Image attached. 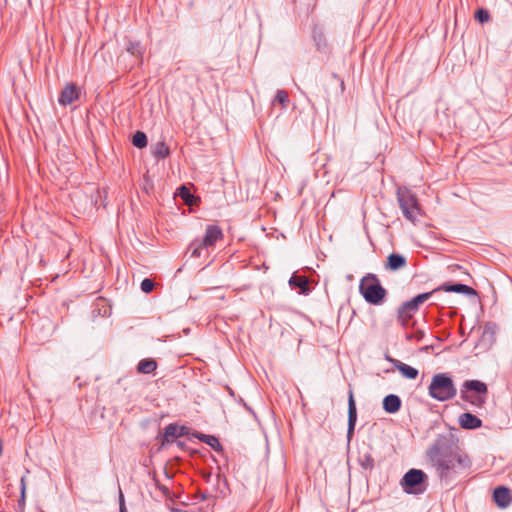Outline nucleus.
<instances>
[{"label":"nucleus","mask_w":512,"mask_h":512,"mask_svg":"<svg viewBox=\"0 0 512 512\" xmlns=\"http://www.w3.org/2000/svg\"><path fill=\"white\" fill-rule=\"evenodd\" d=\"M425 454L439 479L445 483L467 474L472 466L469 455L445 435H439Z\"/></svg>","instance_id":"obj_1"},{"label":"nucleus","mask_w":512,"mask_h":512,"mask_svg":"<svg viewBox=\"0 0 512 512\" xmlns=\"http://www.w3.org/2000/svg\"><path fill=\"white\" fill-rule=\"evenodd\" d=\"M359 292L365 301L372 305L382 304L387 295V291L381 285L378 276L373 273H368L361 278Z\"/></svg>","instance_id":"obj_2"},{"label":"nucleus","mask_w":512,"mask_h":512,"mask_svg":"<svg viewBox=\"0 0 512 512\" xmlns=\"http://www.w3.org/2000/svg\"><path fill=\"white\" fill-rule=\"evenodd\" d=\"M428 393L431 398L445 402L456 396L457 389L453 379L447 373H438L432 377Z\"/></svg>","instance_id":"obj_3"},{"label":"nucleus","mask_w":512,"mask_h":512,"mask_svg":"<svg viewBox=\"0 0 512 512\" xmlns=\"http://www.w3.org/2000/svg\"><path fill=\"white\" fill-rule=\"evenodd\" d=\"M487 395L488 387L480 380H466L460 389V398L476 408L484 406Z\"/></svg>","instance_id":"obj_4"},{"label":"nucleus","mask_w":512,"mask_h":512,"mask_svg":"<svg viewBox=\"0 0 512 512\" xmlns=\"http://www.w3.org/2000/svg\"><path fill=\"white\" fill-rule=\"evenodd\" d=\"M224 237L222 229L218 225H208L202 239H195L189 246L191 257L199 258L203 249L213 248Z\"/></svg>","instance_id":"obj_5"},{"label":"nucleus","mask_w":512,"mask_h":512,"mask_svg":"<svg viewBox=\"0 0 512 512\" xmlns=\"http://www.w3.org/2000/svg\"><path fill=\"white\" fill-rule=\"evenodd\" d=\"M427 482L428 476L424 471L412 468L404 474L400 485L405 493L419 495L426 491Z\"/></svg>","instance_id":"obj_6"},{"label":"nucleus","mask_w":512,"mask_h":512,"mask_svg":"<svg viewBox=\"0 0 512 512\" xmlns=\"http://www.w3.org/2000/svg\"><path fill=\"white\" fill-rule=\"evenodd\" d=\"M397 199L403 216L408 221L415 223L421 211L416 195L408 189L399 188L397 191Z\"/></svg>","instance_id":"obj_7"},{"label":"nucleus","mask_w":512,"mask_h":512,"mask_svg":"<svg viewBox=\"0 0 512 512\" xmlns=\"http://www.w3.org/2000/svg\"><path fill=\"white\" fill-rule=\"evenodd\" d=\"M80 90L75 83H67L58 97V102L62 106H68L79 99Z\"/></svg>","instance_id":"obj_8"},{"label":"nucleus","mask_w":512,"mask_h":512,"mask_svg":"<svg viewBox=\"0 0 512 512\" xmlns=\"http://www.w3.org/2000/svg\"><path fill=\"white\" fill-rule=\"evenodd\" d=\"M418 310L410 300L402 303L397 309L398 322L404 327L407 326Z\"/></svg>","instance_id":"obj_9"},{"label":"nucleus","mask_w":512,"mask_h":512,"mask_svg":"<svg viewBox=\"0 0 512 512\" xmlns=\"http://www.w3.org/2000/svg\"><path fill=\"white\" fill-rule=\"evenodd\" d=\"M439 291L460 293V294H464V295H468V296H476L477 295V291L475 289H473L472 287L467 286L465 284H461V283H455V284L444 283V284L436 287L435 289H433V292H439Z\"/></svg>","instance_id":"obj_10"},{"label":"nucleus","mask_w":512,"mask_h":512,"mask_svg":"<svg viewBox=\"0 0 512 512\" xmlns=\"http://www.w3.org/2000/svg\"><path fill=\"white\" fill-rule=\"evenodd\" d=\"M357 421V408L354 400L353 391H349V397H348V429H347V439L348 441L351 440L355 425Z\"/></svg>","instance_id":"obj_11"},{"label":"nucleus","mask_w":512,"mask_h":512,"mask_svg":"<svg viewBox=\"0 0 512 512\" xmlns=\"http://www.w3.org/2000/svg\"><path fill=\"white\" fill-rule=\"evenodd\" d=\"M493 499L498 507L507 508L512 502V494L509 488L498 486L494 489Z\"/></svg>","instance_id":"obj_12"},{"label":"nucleus","mask_w":512,"mask_h":512,"mask_svg":"<svg viewBox=\"0 0 512 512\" xmlns=\"http://www.w3.org/2000/svg\"><path fill=\"white\" fill-rule=\"evenodd\" d=\"M407 265V259L405 256L399 253H391L387 257V261L384 264V268L387 271H398Z\"/></svg>","instance_id":"obj_13"},{"label":"nucleus","mask_w":512,"mask_h":512,"mask_svg":"<svg viewBox=\"0 0 512 512\" xmlns=\"http://www.w3.org/2000/svg\"><path fill=\"white\" fill-rule=\"evenodd\" d=\"M289 286L292 289L298 288L299 294L308 295L310 293L309 280L304 275H297L296 273H293L289 279Z\"/></svg>","instance_id":"obj_14"},{"label":"nucleus","mask_w":512,"mask_h":512,"mask_svg":"<svg viewBox=\"0 0 512 512\" xmlns=\"http://www.w3.org/2000/svg\"><path fill=\"white\" fill-rule=\"evenodd\" d=\"M459 425L463 429L473 430L482 426V420L476 415L466 412L459 416Z\"/></svg>","instance_id":"obj_15"},{"label":"nucleus","mask_w":512,"mask_h":512,"mask_svg":"<svg viewBox=\"0 0 512 512\" xmlns=\"http://www.w3.org/2000/svg\"><path fill=\"white\" fill-rule=\"evenodd\" d=\"M387 359L392 362V364L394 365V367L402 374L403 377L407 378V379H416L419 375V371L410 366V365H407L399 360H396V359H391L389 357H387Z\"/></svg>","instance_id":"obj_16"},{"label":"nucleus","mask_w":512,"mask_h":512,"mask_svg":"<svg viewBox=\"0 0 512 512\" xmlns=\"http://www.w3.org/2000/svg\"><path fill=\"white\" fill-rule=\"evenodd\" d=\"M382 404L385 412L394 414L400 410L402 401L398 395L389 394L384 397Z\"/></svg>","instance_id":"obj_17"},{"label":"nucleus","mask_w":512,"mask_h":512,"mask_svg":"<svg viewBox=\"0 0 512 512\" xmlns=\"http://www.w3.org/2000/svg\"><path fill=\"white\" fill-rule=\"evenodd\" d=\"M179 425L176 423H170L165 427L164 434L161 437V446L164 447L167 444L173 443L178 436Z\"/></svg>","instance_id":"obj_18"},{"label":"nucleus","mask_w":512,"mask_h":512,"mask_svg":"<svg viewBox=\"0 0 512 512\" xmlns=\"http://www.w3.org/2000/svg\"><path fill=\"white\" fill-rule=\"evenodd\" d=\"M158 367L157 361L153 358H144L137 364L136 371L139 374H152Z\"/></svg>","instance_id":"obj_19"},{"label":"nucleus","mask_w":512,"mask_h":512,"mask_svg":"<svg viewBox=\"0 0 512 512\" xmlns=\"http://www.w3.org/2000/svg\"><path fill=\"white\" fill-rule=\"evenodd\" d=\"M151 148L152 155L157 159H165L170 155V148L165 141H158Z\"/></svg>","instance_id":"obj_20"},{"label":"nucleus","mask_w":512,"mask_h":512,"mask_svg":"<svg viewBox=\"0 0 512 512\" xmlns=\"http://www.w3.org/2000/svg\"><path fill=\"white\" fill-rule=\"evenodd\" d=\"M196 437L203 443L209 445L215 451H222V445L218 438L213 435L197 434Z\"/></svg>","instance_id":"obj_21"},{"label":"nucleus","mask_w":512,"mask_h":512,"mask_svg":"<svg viewBox=\"0 0 512 512\" xmlns=\"http://www.w3.org/2000/svg\"><path fill=\"white\" fill-rule=\"evenodd\" d=\"M126 50L133 56L142 58L144 48L141 46L139 41L128 40Z\"/></svg>","instance_id":"obj_22"},{"label":"nucleus","mask_w":512,"mask_h":512,"mask_svg":"<svg viewBox=\"0 0 512 512\" xmlns=\"http://www.w3.org/2000/svg\"><path fill=\"white\" fill-rule=\"evenodd\" d=\"M147 136L142 131H137L132 137V144L137 148H144L147 146Z\"/></svg>","instance_id":"obj_23"},{"label":"nucleus","mask_w":512,"mask_h":512,"mask_svg":"<svg viewBox=\"0 0 512 512\" xmlns=\"http://www.w3.org/2000/svg\"><path fill=\"white\" fill-rule=\"evenodd\" d=\"M359 464L364 469L372 470L374 468V459L372 455L368 452L360 454L359 456Z\"/></svg>","instance_id":"obj_24"},{"label":"nucleus","mask_w":512,"mask_h":512,"mask_svg":"<svg viewBox=\"0 0 512 512\" xmlns=\"http://www.w3.org/2000/svg\"><path fill=\"white\" fill-rule=\"evenodd\" d=\"M179 196L182 198V200L184 201V203L186 205H193L194 204V196L191 194L190 192V189L187 188L186 186H181L179 188Z\"/></svg>","instance_id":"obj_25"},{"label":"nucleus","mask_w":512,"mask_h":512,"mask_svg":"<svg viewBox=\"0 0 512 512\" xmlns=\"http://www.w3.org/2000/svg\"><path fill=\"white\" fill-rule=\"evenodd\" d=\"M436 292L429 291L425 293H421L410 299L411 303L419 309L420 305L423 304L425 301L430 299V297L435 294Z\"/></svg>","instance_id":"obj_26"},{"label":"nucleus","mask_w":512,"mask_h":512,"mask_svg":"<svg viewBox=\"0 0 512 512\" xmlns=\"http://www.w3.org/2000/svg\"><path fill=\"white\" fill-rule=\"evenodd\" d=\"M475 19L480 23L489 22L491 19L490 13L484 8H480L475 13Z\"/></svg>","instance_id":"obj_27"},{"label":"nucleus","mask_w":512,"mask_h":512,"mask_svg":"<svg viewBox=\"0 0 512 512\" xmlns=\"http://www.w3.org/2000/svg\"><path fill=\"white\" fill-rule=\"evenodd\" d=\"M274 101L278 102L283 107H286L287 104L289 103L288 93L285 90H278L275 95Z\"/></svg>","instance_id":"obj_28"},{"label":"nucleus","mask_w":512,"mask_h":512,"mask_svg":"<svg viewBox=\"0 0 512 512\" xmlns=\"http://www.w3.org/2000/svg\"><path fill=\"white\" fill-rule=\"evenodd\" d=\"M154 282L153 280L149 279V278H145L142 282H141V290L144 292V293H150L152 292V290L154 289Z\"/></svg>","instance_id":"obj_29"},{"label":"nucleus","mask_w":512,"mask_h":512,"mask_svg":"<svg viewBox=\"0 0 512 512\" xmlns=\"http://www.w3.org/2000/svg\"><path fill=\"white\" fill-rule=\"evenodd\" d=\"M155 487L162 493L164 497H170V490L167 486L160 483L156 478L153 479Z\"/></svg>","instance_id":"obj_30"},{"label":"nucleus","mask_w":512,"mask_h":512,"mask_svg":"<svg viewBox=\"0 0 512 512\" xmlns=\"http://www.w3.org/2000/svg\"><path fill=\"white\" fill-rule=\"evenodd\" d=\"M425 336V333L424 331H421V330H417L416 332L414 333H411V334H407L406 335V338L408 340H415L417 342L421 341Z\"/></svg>","instance_id":"obj_31"},{"label":"nucleus","mask_w":512,"mask_h":512,"mask_svg":"<svg viewBox=\"0 0 512 512\" xmlns=\"http://www.w3.org/2000/svg\"><path fill=\"white\" fill-rule=\"evenodd\" d=\"M119 500H120L119 511L120 512H127V509H126V506H125V502H124V495H123L121 490H120V494H119Z\"/></svg>","instance_id":"obj_32"},{"label":"nucleus","mask_w":512,"mask_h":512,"mask_svg":"<svg viewBox=\"0 0 512 512\" xmlns=\"http://www.w3.org/2000/svg\"><path fill=\"white\" fill-rule=\"evenodd\" d=\"M188 434V428L186 426H179L178 436L183 437Z\"/></svg>","instance_id":"obj_33"},{"label":"nucleus","mask_w":512,"mask_h":512,"mask_svg":"<svg viewBox=\"0 0 512 512\" xmlns=\"http://www.w3.org/2000/svg\"><path fill=\"white\" fill-rule=\"evenodd\" d=\"M177 445H178L179 447H181V448H182V447L184 446V443H183V442H181V441H178V442H177Z\"/></svg>","instance_id":"obj_34"},{"label":"nucleus","mask_w":512,"mask_h":512,"mask_svg":"<svg viewBox=\"0 0 512 512\" xmlns=\"http://www.w3.org/2000/svg\"><path fill=\"white\" fill-rule=\"evenodd\" d=\"M23 486H22V497H24V493H25V486H24V483L22 482Z\"/></svg>","instance_id":"obj_35"},{"label":"nucleus","mask_w":512,"mask_h":512,"mask_svg":"<svg viewBox=\"0 0 512 512\" xmlns=\"http://www.w3.org/2000/svg\"><path fill=\"white\" fill-rule=\"evenodd\" d=\"M201 499H203V500H204V499H207V495H206L205 493H202V494H201Z\"/></svg>","instance_id":"obj_36"},{"label":"nucleus","mask_w":512,"mask_h":512,"mask_svg":"<svg viewBox=\"0 0 512 512\" xmlns=\"http://www.w3.org/2000/svg\"><path fill=\"white\" fill-rule=\"evenodd\" d=\"M340 85H341V88H342V90H343V89H344V81H343V80H341Z\"/></svg>","instance_id":"obj_37"}]
</instances>
